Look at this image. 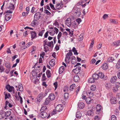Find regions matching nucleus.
<instances>
[{
    "label": "nucleus",
    "instance_id": "obj_18",
    "mask_svg": "<svg viewBox=\"0 0 120 120\" xmlns=\"http://www.w3.org/2000/svg\"><path fill=\"white\" fill-rule=\"evenodd\" d=\"M65 67L63 66L60 67L59 69V72L60 74H61L64 70Z\"/></svg>",
    "mask_w": 120,
    "mask_h": 120
},
{
    "label": "nucleus",
    "instance_id": "obj_44",
    "mask_svg": "<svg viewBox=\"0 0 120 120\" xmlns=\"http://www.w3.org/2000/svg\"><path fill=\"white\" fill-rule=\"evenodd\" d=\"M44 12L45 13L47 14V15H50L51 14V13L47 9L44 10Z\"/></svg>",
    "mask_w": 120,
    "mask_h": 120
},
{
    "label": "nucleus",
    "instance_id": "obj_11",
    "mask_svg": "<svg viewBox=\"0 0 120 120\" xmlns=\"http://www.w3.org/2000/svg\"><path fill=\"white\" fill-rule=\"evenodd\" d=\"M65 23L67 25L70 27L71 24V19L70 18H68L65 21Z\"/></svg>",
    "mask_w": 120,
    "mask_h": 120
},
{
    "label": "nucleus",
    "instance_id": "obj_31",
    "mask_svg": "<svg viewBox=\"0 0 120 120\" xmlns=\"http://www.w3.org/2000/svg\"><path fill=\"white\" fill-rule=\"evenodd\" d=\"M99 75V78L100 77L101 79H103L104 78V74L102 72H99L98 73Z\"/></svg>",
    "mask_w": 120,
    "mask_h": 120
},
{
    "label": "nucleus",
    "instance_id": "obj_20",
    "mask_svg": "<svg viewBox=\"0 0 120 120\" xmlns=\"http://www.w3.org/2000/svg\"><path fill=\"white\" fill-rule=\"evenodd\" d=\"M92 77H93L94 80H97L99 78V75H98V74L94 73L93 74Z\"/></svg>",
    "mask_w": 120,
    "mask_h": 120
},
{
    "label": "nucleus",
    "instance_id": "obj_23",
    "mask_svg": "<svg viewBox=\"0 0 120 120\" xmlns=\"http://www.w3.org/2000/svg\"><path fill=\"white\" fill-rule=\"evenodd\" d=\"M81 113L80 111H77L76 114V116L77 118H80L81 116Z\"/></svg>",
    "mask_w": 120,
    "mask_h": 120
},
{
    "label": "nucleus",
    "instance_id": "obj_17",
    "mask_svg": "<svg viewBox=\"0 0 120 120\" xmlns=\"http://www.w3.org/2000/svg\"><path fill=\"white\" fill-rule=\"evenodd\" d=\"M63 4H60L58 3L56 6V9H61L63 7Z\"/></svg>",
    "mask_w": 120,
    "mask_h": 120
},
{
    "label": "nucleus",
    "instance_id": "obj_28",
    "mask_svg": "<svg viewBox=\"0 0 120 120\" xmlns=\"http://www.w3.org/2000/svg\"><path fill=\"white\" fill-rule=\"evenodd\" d=\"M120 40H119L116 42H113V44L114 45V46H119L120 45Z\"/></svg>",
    "mask_w": 120,
    "mask_h": 120
},
{
    "label": "nucleus",
    "instance_id": "obj_21",
    "mask_svg": "<svg viewBox=\"0 0 120 120\" xmlns=\"http://www.w3.org/2000/svg\"><path fill=\"white\" fill-rule=\"evenodd\" d=\"M85 101L87 104H90L91 102L92 99L90 98H86Z\"/></svg>",
    "mask_w": 120,
    "mask_h": 120
},
{
    "label": "nucleus",
    "instance_id": "obj_48",
    "mask_svg": "<svg viewBox=\"0 0 120 120\" xmlns=\"http://www.w3.org/2000/svg\"><path fill=\"white\" fill-rule=\"evenodd\" d=\"M49 5L51 8L53 10H56V9L54 7V5H53L52 4L50 3Z\"/></svg>",
    "mask_w": 120,
    "mask_h": 120
},
{
    "label": "nucleus",
    "instance_id": "obj_29",
    "mask_svg": "<svg viewBox=\"0 0 120 120\" xmlns=\"http://www.w3.org/2000/svg\"><path fill=\"white\" fill-rule=\"evenodd\" d=\"M37 70H35L34 71V70L33 71L32 73L33 76H37L38 74V73L37 72Z\"/></svg>",
    "mask_w": 120,
    "mask_h": 120
},
{
    "label": "nucleus",
    "instance_id": "obj_35",
    "mask_svg": "<svg viewBox=\"0 0 120 120\" xmlns=\"http://www.w3.org/2000/svg\"><path fill=\"white\" fill-rule=\"evenodd\" d=\"M18 88L19 90L20 91H22L23 90V87L22 84H20L19 85Z\"/></svg>",
    "mask_w": 120,
    "mask_h": 120
},
{
    "label": "nucleus",
    "instance_id": "obj_43",
    "mask_svg": "<svg viewBox=\"0 0 120 120\" xmlns=\"http://www.w3.org/2000/svg\"><path fill=\"white\" fill-rule=\"evenodd\" d=\"M5 70V69L2 65H0V72H3Z\"/></svg>",
    "mask_w": 120,
    "mask_h": 120
},
{
    "label": "nucleus",
    "instance_id": "obj_2",
    "mask_svg": "<svg viewBox=\"0 0 120 120\" xmlns=\"http://www.w3.org/2000/svg\"><path fill=\"white\" fill-rule=\"evenodd\" d=\"M39 115L43 118L46 117H47V118H49L50 116V114L49 113L48 114L45 111H40Z\"/></svg>",
    "mask_w": 120,
    "mask_h": 120
},
{
    "label": "nucleus",
    "instance_id": "obj_63",
    "mask_svg": "<svg viewBox=\"0 0 120 120\" xmlns=\"http://www.w3.org/2000/svg\"><path fill=\"white\" fill-rule=\"evenodd\" d=\"M71 63L73 64H75L76 63V60H71Z\"/></svg>",
    "mask_w": 120,
    "mask_h": 120
},
{
    "label": "nucleus",
    "instance_id": "obj_55",
    "mask_svg": "<svg viewBox=\"0 0 120 120\" xmlns=\"http://www.w3.org/2000/svg\"><path fill=\"white\" fill-rule=\"evenodd\" d=\"M116 87L117 88H119L120 87V83L119 82H117L116 83Z\"/></svg>",
    "mask_w": 120,
    "mask_h": 120
},
{
    "label": "nucleus",
    "instance_id": "obj_25",
    "mask_svg": "<svg viewBox=\"0 0 120 120\" xmlns=\"http://www.w3.org/2000/svg\"><path fill=\"white\" fill-rule=\"evenodd\" d=\"M46 74L48 78H49L51 77V73L49 70H47L46 72Z\"/></svg>",
    "mask_w": 120,
    "mask_h": 120
},
{
    "label": "nucleus",
    "instance_id": "obj_19",
    "mask_svg": "<svg viewBox=\"0 0 120 120\" xmlns=\"http://www.w3.org/2000/svg\"><path fill=\"white\" fill-rule=\"evenodd\" d=\"M80 79L79 78L78 75H75L74 77V80L75 82H77Z\"/></svg>",
    "mask_w": 120,
    "mask_h": 120
},
{
    "label": "nucleus",
    "instance_id": "obj_57",
    "mask_svg": "<svg viewBox=\"0 0 120 120\" xmlns=\"http://www.w3.org/2000/svg\"><path fill=\"white\" fill-rule=\"evenodd\" d=\"M53 24L56 26L57 28H58L59 27V24L57 21H56Z\"/></svg>",
    "mask_w": 120,
    "mask_h": 120
},
{
    "label": "nucleus",
    "instance_id": "obj_49",
    "mask_svg": "<svg viewBox=\"0 0 120 120\" xmlns=\"http://www.w3.org/2000/svg\"><path fill=\"white\" fill-rule=\"evenodd\" d=\"M69 89V87L67 86H65L64 88V92H68Z\"/></svg>",
    "mask_w": 120,
    "mask_h": 120
},
{
    "label": "nucleus",
    "instance_id": "obj_54",
    "mask_svg": "<svg viewBox=\"0 0 120 120\" xmlns=\"http://www.w3.org/2000/svg\"><path fill=\"white\" fill-rule=\"evenodd\" d=\"M72 55V53L71 50H70L69 51V52L67 53L66 55L68 56H71Z\"/></svg>",
    "mask_w": 120,
    "mask_h": 120
},
{
    "label": "nucleus",
    "instance_id": "obj_8",
    "mask_svg": "<svg viewBox=\"0 0 120 120\" xmlns=\"http://www.w3.org/2000/svg\"><path fill=\"white\" fill-rule=\"evenodd\" d=\"M30 33L31 34V38L32 40L37 37V36L36 35V33L35 31H31L30 32Z\"/></svg>",
    "mask_w": 120,
    "mask_h": 120
},
{
    "label": "nucleus",
    "instance_id": "obj_42",
    "mask_svg": "<svg viewBox=\"0 0 120 120\" xmlns=\"http://www.w3.org/2000/svg\"><path fill=\"white\" fill-rule=\"evenodd\" d=\"M94 39H92V42L91 43V44L90 45L89 49H91V48H92V47H93V45L94 43Z\"/></svg>",
    "mask_w": 120,
    "mask_h": 120
},
{
    "label": "nucleus",
    "instance_id": "obj_62",
    "mask_svg": "<svg viewBox=\"0 0 120 120\" xmlns=\"http://www.w3.org/2000/svg\"><path fill=\"white\" fill-rule=\"evenodd\" d=\"M108 17V15L107 14H104L103 16L102 17L104 19H105Z\"/></svg>",
    "mask_w": 120,
    "mask_h": 120
},
{
    "label": "nucleus",
    "instance_id": "obj_7",
    "mask_svg": "<svg viewBox=\"0 0 120 120\" xmlns=\"http://www.w3.org/2000/svg\"><path fill=\"white\" fill-rule=\"evenodd\" d=\"M96 113L99 114L101 110V105L99 104L97 105L96 107Z\"/></svg>",
    "mask_w": 120,
    "mask_h": 120
},
{
    "label": "nucleus",
    "instance_id": "obj_33",
    "mask_svg": "<svg viewBox=\"0 0 120 120\" xmlns=\"http://www.w3.org/2000/svg\"><path fill=\"white\" fill-rule=\"evenodd\" d=\"M50 99L48 98H47L46 99L45 102L44 103V105H47L49 103L50 101Z\"/></svg>",
    "mask_w": 120,
    "mask_h": 120
},
{
    "label": "nucleus",
    "instance_id": "obj_15",
    "mask_svg": "<svg viewBox=\"0 0 120 120\" xmlns=\"http://www.w3.org/2000/svg\"><path fill=\"white\" fill-rule=\"evenodd\" d=\"M70 56L66 55V57L65 59V62L67 64H68L70 61Z\"/></svg>",
    "mask_w": 120,
    "mask_h": 120
},
{
    "label": "nucleus",
    "instance_id": "obj_64",
    "mask_svg": "<svg viewBox=\"0 0 120 120\" xmlns=\"http://www.w3.org/2000/svg\"><path fill=\"white\" fill-rule=\"evenodd\" d=\"M96 61V60L95 59H93L91 60L90 63L91 64H94L95 62Z\"/></svg>",
    "mask_w": 120,
    "mask_h": 120
},
{
    "label": "nucleus",
    "instance_id": "obj_61",
    "mask_svg": "<svg viewBox=\"0 0 120 120\" xmlns=\"http://www.w3.org/2000/svg\"><path fill=\"white\" fill-rule=\"evenodd\" d=\"M26 9L27 11V12H26V14L27 15L28 14L29 12V11L30 10V7H27L26 8Z\"/></svg>",
    "mask_w": 120,
    "mask_h": 120
},
{
    "label": "nucleus",
    "instance_id": "obj_30",
    "mask_svg": "<svg viewBox=\"0 0 120 120\" xmlns=\"http://www.w3.org/2000/svg\"><path fill=\"white\" fill-rule=\"evenodd\" d=\"M93 110H91L88 111L87 113V115L89 116H92L93 115Z\"/></svg>",
    "mask_w": 120,
    "mask_h": 120
},
{
    "label": "nucleus",
    "instance_id": "obj_24",
    "mask_svg": "<svg viewBox=\"0 0 120 120\" xmlns=\"http://www.w3.org/2000/svg\"><path fill=\"white\" fill-rule=\"evenodd\" d=\"M5 65L6 67L8 68H10L11 67V64L9 62H5Z\"/></svg>",
    "mask_w": 120,
    "mask_h": 120
},
{
    "label": "nucleus",
    "instance_id": "obj_39",
    "mask_svg": "<svg viewBox=\"0 0 120 120\" xmlns=\"http://www.w3.org/2000/svg\"><path fill=\"white\" fill-rule=\"evenodd\" d=\"M69 96V94L68 93H65L64 94V99L65 100H66L68 97Z\"/></svg>",
    "mask_w": 120,
    "mask_h": 120
},
{
    "label": "nucleus",
    "instance_id": "obj_50",
    "mask_svg": "<svg viewBox=\"0 0 120 120\" xmlns=\"http://www.w3.org/2000/svg\"><path fill=\"white\" fill-rule=\"evenodd\" d=\"M4 93L5 95V98L4 99L5 100H6L8 98H9L8 96V95L7 93H6V92H4Z\"/></svg>",
    "mask_w": 120,
    "mask_h": 120
},
{
    "label": "nucleus",
    "instance_id": "obj_16",
    "mask_svg": "<svg viewBox=\"0 0 120 120\" xmlns=\"http://www.w3.org/2000/svg\"><path fill=\"white\" fill-rule=\"evenodd\" d=\"M117 79V77L116 76H113L111 79V82L112 83H114Z\"/></svg>",
    "mask_w": 120,
    "mask_h": 120
},
{
    "label": "nucleus",
    "instance_id": "obj_26",
    "mask_svg": "<svg viewBox=\"0 0 120 120\" xmlns=\"http://www.w3.org/2000/svg\"><path fill=\"white\" fill-rule=\"evenodd\" d=\"M102 69L104 70H106L108 67L107 64L106 63L103 64L102 66Z\"/></svg>",
    "mask_w": 120,
    "mask_h": 120
},
{
    "label": "nucleus",
    "instance_id": "obj_37",
    "mask_svg": "<svg viewBox=\"0 0 120 120\" xmlns=\"http://www.w3.org/2000/svg\"><path fill=\"white\" fill-rule=\"evenodd\" d=\"M90 88L91 90L94 91L96 90V87L95 85H94L91 86Z\"/></svg>",
    "mask_w": 120,
    "mask_h": 120
},
{
    "label": "nucleus",
    "instance_id": "obj_58",
    "mask_svg": "<svg viewBox=\"0 0 120 120\" xmlns=\"http://www.w3.org/2000/svg\"><path fill=\"white\" fill-rule=\"evenodd\" d=\"M53 84L55 87V90H56L58 86L57 82H56L54 83Z\"/></svg>",
    "mask_w": 120,
    "mask_h": 120
},
{
    "label": "nucleus",
    "instance_id": "obj_46",
    "mask_svg": "<svg viewBox=\"0 0 120 120\" xmlns=\"http://www.w3.org/2000/svg\"><path fill=\"white\" fill-rule=\"evenodd\" d=\"M45 31L44 30H42L41 31H40L39 34L38 35L39 36H42L43 34L44 33V32Z\"/></svg>",
    "mask_w": 120,
    "mask_h": 120
},
{
    "label": "nucleus",
    "instance_id": "obj_1",
    "mask_svg": "<svg viewBox=\"0 0 120 120\" xmlns=\"http://www.w3.org/2000/svg\"><path fill=\"white\" fill-rule=\"evenodd\" d=\"M49 91V90L48 89L45 90V92H42L38 94L37 97V101L39 102H40L42 98L47 95Z\"/></svg>",
    "mask_w": 120,
    "mask_h": 120
},
{
    "label": "nucleus",
    "instance_id": "obj_32",
    "mask_svg": "<svg viewBox=\"0 0 120 120\" xmlns=\"http://www.w3.org/2000/svg\"><path fill=\"white\" fill-rule=\"evenodd\" d=\"M94 82V79L93 77L90 78L88 80V82L89 83H92Z\"/></svg>",
    "mask_w": 120,
    "mask_h": 120
},
{
    "label": "nucleus",
    "instance_id": "obj_27",
    "mask_svg": "<svg viewBox=\"0 0 120 120\" xmlns=\"http://www.w3.org/2000/svg\"><path fill=\"white\" fill-rule=\"evenodd\" d=\"M9 9L14 10L15 9V7L14 5L12 4H10L9 6L8 7Z\"/></svg>",
    "mask_w": 120,
    "mask_h": 120
},
{
    "label": "nucleus",
    "instance_id": "obj_13",
    "mask_svg": "<svg viewBox=\"0 0 120 120\" xmlns=\"http://www.w3.org/2000/svg\"><path fill=\"white\" fill-rule=\"evenodd\" d=\"M111 103L112 104H116L117 102L116 98L114 97H112L110 99Z\"/></svg>",
    "mask_w": 120,
    "mask_h": 120
},
{
    "label": "nucleus",
    "instance_id": "obj_10",
    "mask_svg": "<svg viewBox=\"0 0 120 120\" xmlns=\"http://www.w3.org/2000/svg\"><path fill=\"white\" fill-rule=\"evenodd\" d=\"M78 105L79 107L81 109H83L85 106V105L84 103L80 101L78 102Z\"/></svg>",
    "mask_w": 120,
    "mask_h": 120
},
{
    "label": "nucleus",
    "instance_id": "obj_59",
    "mask_svg": "<svg viewBox=\"0 0 120 120\" xmlns=\"http://www.w3.org/2000/svg\"><path fill=\"white\" fill-rule=\"evenodd\" d=\"M62 35L61 32L60 31L59 33L57 36V39H60Z\"/></svg>",
    "mask_w": 120,
    "mask_h": 120
},
{
    "label": "nucleus",
    "instance_id": "obj_45",
    "mask_svg": "<svg viewBox=\"0 0 120 120\" xmlns=\"http://www.w3.org/2000/svg\"><path fill=\"white\" fill-rule=\"evenodd\" d=\"M44 8L45 9H47L49 10L51 12V11H52L50 8V7L49 5H47L46 6L44 7Z\"/></svg>",
    "mask_w": 120,
    "mask_h": 120
},
{
    "label": "nucleus",
    "instance_id": "obj_60",
    "mask_svg": "<svg viewBox=\"0 0 120 120\" xmlns=\"http://www.w3.org/2000/svg\"><path fill=\"white\" fill-rule=\"evenodd\" d=\"M9 103V101H6L5 102V106L4 108L5 109H6L7 107V105Z\"/></svg>",
    "mask_w": 120,
    "mask_h": 120
},
{
    "label": "nucleus",
    "instance_id": "obj_53",
    "mask_svg": "<svg viewBox=\"0 0 120 120\" xmlns=\"http://www.w3.org/2000/svg\"><path fill=\"white\" fill-rule=\"evenodd\" d=\"M36 21L34 20H34L31 23L32 26H35V25L37 24V22H35Z\"/></svg>",
    "mask_w": 120,
    "mask_h": 120
},
{
    "label": "nucleus",
    "instance_id": "obj_3",
    "mask_svg": "<svg viewBox=\"0 0 120 120\" xmlns=\"http://www.w3.org/2000/svg\"><path fill=\"white\" fill-rule=\"evenodd\" d=\"M43 42L45 43L43 44V45L44 46L45 45H47L52 49L54 45L53 42L52 41L50 42H48V43H47V40L46 39L43 41Z\"/></svg>",
    "mask_w": 120,
    "mask_h": 120
},
{
    "label": "nucleus",
    "instance_id": "obj_9",
    "mask_svg": "<svg viewBox=\"0 0 120 120\" xmlns=\"http://www.w3.org/2000/svg\"><path fill=\"white\" fill-rule=\"evenodd\" d=\"M5 88L9 92H11L14 89L13 86H10L9 84L6 86Z\"/></svg>",
    "mask_w": 120,
    "mask_h": 120
},
{
    "label": "nucleus",
    "instance_id": "obj_38",
    "mask_svg": "<svg viewBox=\"0 0 120 120\" xmlns=\"http://www.w3.org/2000/svg\"><path fill=\"white\" fill-rule=\"evenodd\" d=\"M109 21L110 22L113 23L117 24L118 23V21L116 20L115 19H110Z\"/></svg>",
    "mask_w": 120,
    "mask_h": 120
},
{
    "label": "nucleus",
    "instance_id": "obj_51",
    "mask_svg": "<svg viewBox=\"0 0 120 120\" xmlns=\"http://www.w3.org/2000/svg\"><path fill=\"white\" fill-rule=\"evenodd\" d=\"M111 120H116V116L115 115H112L111 117Z\"/></svg>",
    "mask_w": 120,
    "mask_h": 120
},
{
    "label": "nucleus",
    "instance_id": "obj_5",
    "mask_svg": "<svg viewBox=\"0 0 120 120\" xmlns=\"http://www.w3.org/2000/svg\"><path fill=\"white\" fill-rule=\"evenodd\" d=\"M63 105L61 104L58 105L56 107V110L59 112L61 111L63 109Z\"/></svg>",
    "mask_w": 120,
    "mask_h": 120
},
{
    "label": "nucleus",
    "instance_id": "obj_22",
    "mask_svg": "<svg viewBox=\"0 0 120 120\" xmlns=\"http://www.w3.org/2000/svg\"><path fill=\"white\" fill-rule=\"evenodd\" d=\"M105 86L107 89H109L111 88L112 86L111 84L109 83L105 84Z\"/></svg>",
    "mask_w": 120,
    "mask_h": 120
},
{
    "label": "nucleus",
    "instance_id": "obj_14",
    "mask_svg": "<svg viewBox=\"0 0 120 120\" xmlns=\"http://www.w3.org/2000/svg\"><path fill=\"white\" fill-rule=\"evenodd\" d=\"M48 98L51 101L54 100L55 98V95L52 93L50 94L48 97Z\"/></svg>",
    "mask_w": 120,
    "mask_h": 120
},
{
    "label": "nucleus",
    "instance_id": "obj_34",
    "mask_svg": "<svg viewBox=\"0 0 120 120\" xmlns=\"http://www.w3.org/2000/svg\"><path fill=\"white\" fill-rule=\"evenodd\" d=\"M115 60L114 58L112 57H109L107 59V61L108 62H112L113 61Z\"/></svg>",
    "mask_w": 120,
    "mask_h": 120
},
{
    "label": "nucleus",
    "instance_id": "obj_40",
    "mask_svg": "<svg viewBox=\"0 0 120 120\" xmlns=\"http://www.w3.org/2000/svg\"><path fill=\"white\" fill-rule=\"evenodd\" d=\"M116 68L119 69L120 68V59H119L116 65Z\"/></svg>",
    "mask_w": 120,
    "mask_h": 120
},
{
    "label": "nucleus",
    "instance_id": "obj_4",
    "mask_svg": "<svg viewBox=\"0 0 120 120\" xmlns=\"http://www.w3.org/2000/svg\"><path fill=\"white\" fill-rule=\"evenodd\" d=\"M41 13L39 11L36 13L34 15V20L37 21V20H39L41 17Z\"/></svg>",
    "mask_w": 120,
    "mask_h": 120
},
{
    "label": "nucleus",
    "instance_id": "obj_47",
    "mask_svg": "<svg viewBox=\"0 0 120 120\" xmlns=\"http://www.w3.org/2000/svg\"><path fill=\"white\" fill-rule=\"evenodd\" d=\"M46 79V78L45 75V73H44L42 75V81H45Z\"/></svg>",
    "mask_w": 120,
    "mask_h": 120
},
{
    "label": "nucleus",
    "instance_id": "obj_52",
    "mask_svg": "<svg viewBox=\"0 0 120 120\" xmlns=\"http://www.w3.org/2000/svg\"><path fill=\"white\" fill-rule=\"evenodd\" d=\"M118 88H117L116 87H113L112 90L113 92H116L118 90Z\"/></svg>",
    "mask_w": 120,
    "mask_h": 120
},
{
    "label": "nucleus",
    "instance_id": "obj_56",
    "mask_svg": "<svg viewBox=\"0 0 120 120\" xmlns=\"http://www.w3.org/2000/svg\"><path fill=\"white\" fill-rule=\"evenodd\" d=\"M100 117L98 115L96 116L94 118V120H100Z\"/></svg>",
    "mask_w": 120,
    "mask_h": 120
},
{
    "label": "nucleus",
    "instance_id": "obj_6",
    "mask_svg": "<svg viewBox=\"0 0 120 120\" xmlns=\"http://www.w3.org/2000/svg\"><path fill=\"white\" fill-rule=\"evenodd\" d=\"M81 67L80 66L77 67L76 68L74 69L72 71L76 74H78L81 70Z\"/></svg>",
    "mask_w": 120,
    "mask_h": 120
},
{
    "label": "nucleus",
    "instance_id": "obj_36",
    "mask_svg": "<svg viewBox=\"0 0 120 120\" xmlns=\"http://www.w3.org/2000/svg\"><path fill=\"white\" fill-rule=\"evenodd\" d=\"M5 115H6V117H8L10 116L11 114V111H8L7 112H4Z\"/></svg>",
    "mask_w": 120,
    "mask_h": 120
},
{
    "label": "nucleus",
    "instance_id": "obj_41",
    "mask_svg": "<svg viewBox=\"0 0 120 120\" xmlns=\"http://www.w3.org/2000/svg\"><path fill=\"white\" fill-rule=\"evenodd\" d=\"M47 109V108L46 106H43L41 109L40 111H45V110Z\"/></svg>",
    "mask_w": 120,
    "mask_h": 120
},
{
    "label": "nucleus",
    "instance_id": "obj_12",
    "mask_svg": "<svg viewBox=\"0 0 120 120\" xmlns=\"http://www.w3.org/2000/svg\"><path fill=\"white\" fill-rule=\"evenodd\" d=\"M5 20L8 21L11 18L12 15L10 13H8L5 15Z\"/></svg>",
    "mask_w": 120,
    "mask_h": 120
}]
</instances>
